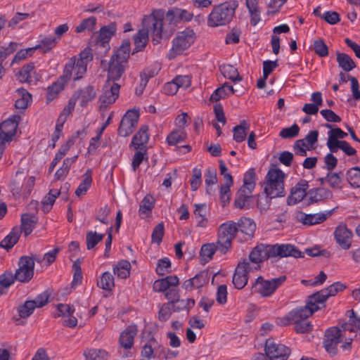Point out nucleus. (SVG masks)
I'll return each instance as SVG.
<instances>
[{
  "instance_id": "nucleus-1",
  "label": "nucleus",
  "mask_w": 360,
  "mask_h": 360,
  "mask_svg": "<svg viewBox=\"0 0 360 360\" xmlns=\"http://www.w3.org/2000/svg\"><path fill=\"white\" fill-rule=\"evenodd\" d=\"M164 10H153L150 15H146L142 20V29L134 37V50L136 52L142 51L148 41V35L153 37L154 45L158 44L162 38H169L171 29L165 27L162 23Z\"/></svg>"
},
{
  "instance_id": "nucleus-2",
  "label": "nucleus",
  "mask_w": 360,
  "mask_h": 360,
  "mask_svg": "<svg viewBox=\"0 0 360 360\" xmlns=\"http://www.w3.org/2000/svg\"><path fill=\"white\" fill-rule=\"evenodd\" d=\"M238 6L236 1H225L214 6L207 16V25L216 27L229 24L235 16Z\"/></svg>"
},
{
  "instance_id": "nucleus-3",
  "label": "nucleus",
  "mask_w": 360,
  "mask_h": 360,
  "mask_svg": "<svg viewBox=\"0 0 360 360\" xmlns=\"http://www.w3.org/2000/svg\"><path fill=\"white\" fill-rule=\"evenodd\" d=\"M285 174L278 168H270L265 180L264 192L271 198L283 197L285 195L284 179Z\"/></svg>"
},
{
  "instance_id": "nucleus-4",
  "label": "nucleus",
  "mask_w": 360,
  "mask_h": 360,
  "mask_svg": "<svg viewBox=\"0 0 360 360\" xmlns=\"http://www.w3.org/2000/svg\"><path fill=\"white\" fill-rule=\"evenodd\" d=\"M322 309V307L318 304L315 300H311V295L307 298L305 306L295 308L290 311L285 317L283 318L282 322L284 325L290 324L291 322H297L305 321L311 316L314 312Z\"/></svg>"
},
{
  "instance_id": "nucleus-5",
  "label": "nucleus",
  "mask_w": 360,
  "mask_h": 360,
  "mask_svg": "<svg viewBox=\"0 0 360 360\" xmlns=\"http://www.w3.org/2000/svg\"><path fill=\"white\" fill-rule=\"evenodd\" d=\"M195 33L192 29L186 28L184 31L178 32L172 40V46L169 51V59H173L184 53L195 41Z\"/></svg>"
},
{
  "instance_id": "nucleus-6",
  "label": "nucleus",
  "mask_w": 360,
  "mask_h": 360,
  "mask_svg": "<svg viewBox=\"0 0 360 360\" xmlns=\"http://www.w3.org/2000/svg\"><path fill=\"white\" fill-rule=\"evenodd\" d=\"M238 231L237 224L233 221H228L219 226L216 243L220 252L226 254L231 248L232 240Z\"/></svg>"
},
{
  "instance_id": "nucleus-7",
  "label": "nucleus",
  "mask_w": 360,
  "mask_h": 360,
  "mask_svg": "<svg viewBox=\"0 0 360 360\" xmlns=\"http://www.w3.org/2000/svg\"><path fill=\"white\" fill-rule=\"evenodd\" d=\"M287 280L286 276H281L271 279H264L259 276L255 281L253 287L263 297H271Z\"/></svg>"
},
{
  "instance_id": "nucleus-8",
  "label": "nucleus",
  "mask_w": 360,
  "mask_h": 360,
  "mask_svg": "<svg viewBox=\"0 0 360 360\" xmlns=\"http://www.w3.org/2000/svg\"><path fill=\"white\" fill-rule=\"evenodd\" d=\"M264 351L266 356L270 360H287L291 352L289 347L277 343L273 338L266 340Z\"/></svg>"
},
{
  "instance_id": "nucleus-9",
  "label": "nucleus",
  "mask_w": 360,
  "mask_h": 360,
  "mask_svg": "<svg viewBox=\"0 0 360 360\" xmlns=\"http://www.w3.org/2000/svg\"><path fill=\"white\" fill-rule=\"evenodd\" d=\"M139 119V110L135 109L127 110L120 121L117 129L118 135L122 137L131 135L138 124Z\"/></svg>"
},
{
  "instance_id": "nucleus-10",
  "label": "nucleus",
  "mask_w": 360,
  "mask_h": 360,
  "mask_svg": "<svg viewBox=\"0 0 360 360\" xmlns=\"http://www.w3.org/2000/svg\"><path fill=\"white\" fill-rule=\"evenodd\" d=\"M34 259L29 256H22L18 261V268L15 274L16 281L28 283L34 276Z\"/></svg>"
},
{
  "instance_id": "nucleus-11",
  "label": "nucleus",
  "mask_w": 360,
  "mask_h": 360,
  "mask_svg": "<svg viewBox=\"0 0 360 360\" xmlns=\"http://www.w3.org/2000/svg\"><path fill=\"white\" fill-rule=\"evenodd\" d=\"M21 117L13 115L0 124V146L11 141L15 135Z\"/></svg>"
},
{
  "instance_id": "nucleus-12",
  "label": "nucleus",
  "mask_w": 360,
  "mask_h": 360,
  "mask_svg": "<svg viewBox=\"0 0 360 360\" xmlns=\"http://www.w3.org/2000/svg\"><path fill=\"white\" fill-rule=\"evenodd\" d=\"M271 245L259 244L256 245L249 255V262L251 264L252 269L258 270L260 269V264L271 256Z\"/></svg>"
},
{
  "instance_id": "nucleus-13",
  "label": "nucleus",
  "mask_w": 360,
  "mask_h": 360,
  "mask_svg": "<svg viewBox=\"0 0 360 360\" xmlns=\"http://www.w3.org/2000/svg\"><path fill=\"white\" fill-rule=\"evenodd\" d=\"M252 266L248 259L238 263L233 276V284L237 289H243L248 283L249 273L253 271Z\"/></svg>"
},
{
  "instance_id": "nucleus-14",
  "label": "nucleus",
  "mask_w": 360,
  "mask_h": 360,
  "mask_svg": "<svg viewBox=\"0 0 360 360\" xmlns=\"http://www.w3.org/2000/svg\"><path fill=\"white\" fill-rule=\"evenodd\" d=\"M255 188L243 185L236 195L234 205L238 209H250L255 204V196L252 195Z\"/></svg>"
},
{
  "instance_id": "nucleus-15",
  "label": "nucleus",
  "mask_w": 360,
  "mask_h": 360,
  "mask_svg": "<svg viewBox=\"0 0 360 360\" xmlns=\"http://www.w3.org/2000/svg\"><path fill=\"white\" fill-rule=\"evenodd\" d=\"M116 31L117 26L115 22H111L100 29L96 46L97 49L101 48L103 49L104 54L110 50L109 41L112 36L115 34Z\"/></svg>"
},
{
  "instance_id": "nucleus-16",
  "label": "nucleus",
  "mask_w": 360,
  "mask_h": 360,
  "mask_svg": "<svg viewBox=\"0 0 360 360\" xmlns=\"http://www.w3.org/2000/svg\"><path fill=\"white\" fill-rule=\"evenodd\" d=\"M346 285L340 282H335L326 288L317 291L311 295V300L318 302V304L323 307L328 297L335 296L338 292L343 291Z\"/></svg>"
},
{
  "instance_id": "nucleus-17",
  "label": "nucleus",
  "mask_w": 360,
  "mask_h": 360,
  "mask_svg": "<svg viewBox=\"0 0 360 360\" xmlns=\"http://www.w3.org/2000/svg\"><path fill=\"white\" fill-rule=\"evenodd\" d=\"M338 208V207H336L330 210L326 211V212L316 214H306L302 212H299L297 213L296 219L304 225L312 226L319 224L330 217Z\"/></svg>"
},
{
  "instance_id": "nucleus-18",
  "label": "nucleus",
  "mask_w": 360,
  "mask_h": 360,
  "mask_svg": "<svg viewBox=\"0 0 360 360\" xmlns=\"http://www.w3.org/2000/svg\"><path fill=\"white\" fill-rule=\"evenodd\" d=\"M92 60L93 53L90 48L86 47L79 53V58H76L75 77L74 80H78L83 77L86 72L88 63Z\"/></svg>"
},
{
  "instance_id": "nucleus-19",
  "label": "nucleus",
  "mask_w": 360,
  "mask_h": 360,
  "mask_svg": "<svg viewBox=\"0 0 360 360\" xmlns=\"http://www.w3.org/2000/svg\"><path fill=\"white\" fill-rule=\"evenodd\" d=\"M271 256L273 257H293L295 258L303 257L302 252L295 245L290 244H275L271 245Z\"/></svg>"
},
{
  "instance_id": "nucleus-20",
  "label": "nucleus",
  "mask_w": 360,
  "mask_h": 360,
  "mask_svg": "<svg viewBox=\"0 0 360 360\" xmlns=\"http://www.w3.org/2000/svg\"><path fill=\"white\" fill-rule=\"evenodd\" d=\"M341 330L338 328L333 327L326 330L323 346L328 353L336 354L337 345L341 341Z\"/></svg>"
},
{
  "instance_id": "nucleus-21",
  "label": "nucleus",
  "mask_w": 360,
  "mask_h": 360,
  "mask_svg": "<svg viewBox=\"0 0 360 360\" xmlns=\"http://www.w3.org/2000/svg\"><path fill=\"white\" fill-rule=\"evenodd\" d=\"M352 236V231L347 228L346 224H341L335 229V239L343 250H349L351 248Z\"/></svg>"
},
{
  "instance_id": "nucleus-22",
  "label": "nucleus",
  "mask_w": 360,
  "mask_h": 360,
  "mask_svg": "<svg viewBox=\"0 0 360 360\" xmlns=\"http://www.w3.org/2000/svg\"><path fill=\"white\" fill-rule=\"evenodd\" d=\"M210 276L207 270L201 271L193 278L186 280L182 284V288L187 291L199 289L208 283Z\"/></svg>"
},
{
  "instance_id": "nucleus-23",
  "label": "nucleus",
  "mask_w": 360,
  "mask_h": 360,
  "mask_svg": "<svg viewBox=\"0 0 360 360\" xmlns=\"http://www.w3.org/2000/svg\"><path fill=\"white\" fill-rule=\"evenodd\" d=\"M309 188L308 182L302 180L291 188L290 194L288 198V205H295L301 202L304 197L307 198V190Z\"/></svg>"
},
{
  "instance_id": "nucleus-24",
  "label": "nucleus",
  "mask_w": 360,
  "mask_h": 360,
  "mask_svg": "<svg viewBox=\"0 0 360 360\" xmlns=\"http://www.w3.org/2000/svg\"><path fill=\"white\" fill-rule=\"evenodd\" d=\"M333 192L323 186L311 188L308 191L307 200L309 204L317 203L319 202H326L333 198Z\"/></svg>"
},
{
  "instance_id": "nucleus-25",
  "label": "nucleus",
  "mask_w": 360,
  "mask_h": 360,
  "mask_svg": "<svg viewBox=\"0 0 360 360\" xmlns=\"http://www.w3.org/2000/svg\"><path fill=\"white\" fill-rule=\"evenodd\" d=\"M120 89V86L115 82L110 87L105 86L99 98L102 105L107 106L114 103L119 96Z\"/></svg>"
},
{
  "instance_id": "nucleus-26",
  "label": "nucleus",
  "mask_w": 360,
  "mask_h": 360,
  "mask_svg": "<svg viewBox=\"0 0 360 360\" xmlns=\"http://www.w3.org/2000/svg\"><path fill=\"white\" fill-rule=\"evenodd\" d=\"M138 333L137 326L135 324L128 326L120 334L119 342L124 349H130L134 345V337Z\"/></svg>"
},
{
  "instance_id": "nucleus-27",
  "label": "nucleus",
  "mask_w": 360,
  "mask_h": 360,
  "mask_svg": "<svg viewBox=\"0 0 360 360\" xmlns=\"http://www.w3.org/2000/svg\"><path fill=\"white\" fill-rule=\"evenodd\" d=\"M179 283V280L176 276H167L165 278L156 280L153 283V289L155 292H166L170 287L177 286Z\"/></svg>"
},
{
  "instance_id": "nucleus-28",
  "label": "nucleus",
  "mask_w": 360,
  "mask_h": 360,
  "mask_svg": "<svg viewBox=\"0 0 360 360\" xmlns=\"http://www.w3.org/2000/svg\"><path fill=\"white\" fill-rule=\"evenodd\" d=\"M73 96L76 100L79 99L82 107H85L89 102L96 98V91L93 86L89 85L76 91Z\"/></svg>"
},
{
  "instance_id": "nucleus-29",
  "label": "nucleus",
  "mask_w": 360,
  "mask_h": 360,
  "mask_svg": "<svg viewBox=\"0 0 360 360\" xmlns=\"http://www.w3.org/2000/svg\"><path fill=\"white\" fill-rule=\"evenodd\" d=\"M150 134L148 133V127L143 125L132 138L131 146L135 150L142 149V146L148 142Z\"/></svg>"
},
{
  "instance_id": "nucleus-30",
  "label": "nucleus",
  "mask_w": 360,
  "mask_h": 360,
  "mask_svg": "<svg viewBox=\"0 0 360 360\" xmlns=\"http://www.w3.org/2000/svg\"><path fill=\"white\" fill-rule=\"evenodd\" d=\"M127 66L125 63L110 58L108 71V78L112 81L120 79Z\"/></svg>"
},
{
  "instance_id": "nucleus-31",
  "label": "nucleus",
  "mask_w": 360,
  "mask_h": 360,
  "mask_svg": "<svg viewBox=\"0 0 360 360\" xmlns=\"http://www.w3.org/2000/svg\"><path fill=\"white\" fill-rule=\"evenodd\" d=\"M35 65L34 63H29L24 65L15 74L17 79L21 83H29L32 82V75L35 74Z\"/></svg>"
},
{
  "instance_id": "nucleus-32",
  "label": "nucleus",
  "mask_w": 360,
  "mask_h": 360,
  "mask_svg": "<svg viewBox=\"0 0 360 360\" xmlns=\"http://www.w3.org/2000/svg\"><path fill=\"white\" fill-rule=\"evenodd\" d=\"M346 315L349 318L347 321L341 323V328L344 331L356 332L360 330V317L356 316L353 309L348 310Z\"/></svg>"
},
{
  "instance_id": "nucleus-33",
  "label": "nucleus",
  "mask_w": 360,
  "mask_h": 360,
  "mask_svg": "<svg viewBox=\"0 0 360 360\" xmlns=\"http://www.w3.org/2000/svg\"><path fill=\"white\" fill-rule=\"evenodd\" d=\"M22 233V230L18 226H15L0 243V247L7 250L11 249L18 241Z\"/></svg>"
},
{
  "instance_id": "nucleus-34",
  "label": "nucleus",
  "mask_w": 360,
  "mask_h": 360,
  "mask_svg": "<svg viewBox=\"0 0 360 360\" xmlns=\"http://www.w3.org/2000/svg\"><path fill=\"white\" fill-rule=\"evenodd\" d=\"M250 127V124L247 120H241L240 124L234 127L233 129V140L237 143H241L244 141L249 132Z\"/></svg>"
},
{
  "instance_id": "nucleus-35",
  "label": "nucleus",
  "mask_w": 360,
  "mask_h": 360,
  "mask_svg": "<svg viewBox=\"0 0 360 360\" xmlns=\"http://www.w3.org/2000/svg\"><path fill=\"white\" fill-rule=\"evenodd\" d=\"M131 46L129 40H124L111 58L127 65Z\"/></svg>"
},
{
  "instance_id": "nucleus-36",
  "label": "nucleus",
  "mask_w": 360,
  "mask_h": 360,
  "mask_svg": "<svg viewBox=\"0 0 360 360\" xmlns=\"http://www.w3.org/2000/svg\"><path fill=\"white\" fill-rule=\"evenodd\" d=\"M195 210L193 212L195 219L196 220V226L200 228H205L208 224V219L206 217L207 210L205 204H195Z\"/></svg>"
},
{
  "instance_id": "nucleus-37",
  "label": "nucleus",
  "mask_w": 360,
  "mask_h": 360,
  "mask_svg": "<svg viewBox=\"0 0 360 360\" xmlns=\"http://www.w3.org/2000/svg\"><path fill=\"white\" fill-rule=\"evenodd\" d=\"M328 138L327 141V146L330 148H334L335 146L340 144L342 141L339 139H342L347 136V134L343 131L340 128L335 127L334 129H331L328 132Z\"/></svg>"
},
{
  "instance_id": "nucleus-38",
  "label": "nucleus",
  "mask_w": 360,
  "mask_h": 360,
  "mask_svg": "<svg viewBox=\"0 0 360 360\" xmlns=\"http://www.w3.org/2000/svg\"><path fill=\"white\" fill-rule=\"evenodd\" d=\"M337 62L340 68L345 72H349L356 68V63L347 53L337 51Z\"/></svg>"
},
{
  "instance_id": "nucleus-39",
  "label": "nucleus",
  "mask_w": 360,
  "mask_h": 360,
  "mask_svg": "<svg viewBox=\"0 0 360 360\" xmlns=\"http://www.w3.org/2000/svg\"><path fill=\"white\" fill-rule=\"evenodd\" d=\"M59 41L58 38L52 36L43 37L39 44L34 47V50L41 49L44 53L50 52L53 48L56 46Z\"/></svg>"
},
{
  "instance_id": "nucleus-40",
  "label": "nucleus",
  "mask_w": 360,
  "mask_h": 360,
  "mask_svg": "<svg viewBox=\"0 0 360 360\" xmlns=\"http://www.w3.org/2000/svg\"><path fill=\"white\" fill-rule=\"evenodd\" d=\"M217 250H219L217 243L202 245L200 252L201 261L205 264L210 262Z\"/></svg>"
},
{
  "instance_id": "nucleus-41",
  "label": "nucleus",
  "mask_w": 360,
  "mask_h": 360,
  "mask_svg": "<svg viewBox=\"0 0 360 360\" xmlns=\"http://www.w3.org/2000/svg\"><path fill=\"white\" fill-rule=\"evenodd\" d=\"M228 91L231 94L235 93V90L233 86L230 85L227 82H225L221 86L214 91L210 96V100L212 102H217L221 98H224L226 96H229Z\"/></svg>"
},
{
  "instance_id": "nucleus-42",
  "label": "nucleus",
  "mask_w": 360,
  "mask_h": 360,
  "mask_svg": "<svg viewBox=\"0 0 360 360\" xmlns=\"http://www.w3.org/2000/svg\"><path fill=\"white\" fill-rule=\"evenodd\" d=\"M237 226L238 231H240L241 233L245 234L248 237H250L253 235L256 229V224L253 220L246 217L241 218L237 224Z\"/></svg>"
},
{
  "instance_id": "nucleus-43",
  "label": "nucleus",
  "mask_w": 360,
  "mask_h": 360,
  "mask_svg": "<svg viewBox=\"0 0 360 360\" xmlns=\"http://www.w3.org/2000/svg\"><path fill=\"white\" fill-rule=\"evenodd\" d=\"M65 82L60 78L51 85L47 87L46 89V100L47 103L52 101L56 98L58 94L64 89Z\"/></svg>"
},
{
  "instance_id": "nucleus-44",
  "label": "nucleus",
  "mask_w": 360,
  "mask_h": 360,
  "mask_svg": "<svg viewBox=\"0 0 360 360\" xmlns=\"http://www.w3.org/2000/svg\"><path fill=\"white\" fill-rule=\"evenodd\" d=\"M34 218V216L30 214H23L21 216V226L20 228L25 236H29L32 232L36 223Z\"/></svg>"
},
{
  "instance_id": "nucleus-45",
  "label": "nucleus",
  "mask_w": 360,
  "mask_h": 360,
  "mask_svg": "<svg viewBox=\"0 0 360 360\" xmlns=\"http://www.w3.org/2000/svg\"><path fill=\"white\" fill-rule=\"evenodd\" d=\"M36 308V304L34 302L26 300L22 304H20L17 307V311L20 319H16L15 321H20V319H27L32 314Z\"/></svg>"
},
{
  "instance_id": "nucleus-46",
  "label": "nucleus",
  "mask_w": 360,
  "mask_h": 360,
  "mask_svg": "<svg viewBox=\"0 0 360 360\" xmlns=\"http://www.w3.org/2000/svg\"><path fill=\"white\" fill-rule=\"evenodd\" d=\"M176 11L177 8L169 10L166 15L164 14V18L162 20L163 25L168 29H171V34L174 30L176 24L179 22V18L177 17L178 13L176 12Z\"/></svg>"
},
{
  "instance_id": "nucleus-47",
  "label": "nucleus",
  "mask_w": 360,
  "mask_h": 360,
  "mask_svg": "<svg viewBox=\"0 0 360 360\" xmlns=\"http://www.w3.org/2000/svg\"><path fill=\"white\" fill-rule=\"evenodd\" d=\"M131 264L127 260H121L113 266V272L120 278H126L129 276Z\"/></svg>"
},
{
  "instance_id": "nucleus-48",
  "label": "nucleus",
  "mask_w": 360,
  "mask_h": 360,
  "mask_svg": "<svg viewBox=\"0 0 360 360\" xmlns=\"http://www.w3.org/2000/svg\"><path fill=\"white\" fill-rule=\"evenodd\" d=\"M154 204L155 201L152 196H145L144 198L141 200L139 205V216L141 217L149 216L151 214L153 208L154 207Z\"/></svg>"
},
{
  "instance_id": "nucleus-49",
  "label": "nucleus",
  "mask_w": 360,
  "mask_h": 360,
  "mask_svg": "<svg viewBox=\"0 0 360 360\" xmlns=\"http://www.w3.org/2000/svg\"><path fill=\"white\" fill-rule=\"evenodd\" d=\"M83 180L79 184V186L75 191V195L80 196L84 195L89 188L91 187L92 183V172L91 169H87L83 176Z\"/></svg>"
},
{
  "instance_id": "nucleus-50",
  "label": "nucleus",
  "mask_w": 360,
  "mask_h": 360,
  "mask_svg": "<svg viewBox=\"0 0 360 360\" xmlns=\"http://www.w3.org/2000/svg\"><path fill=\"white\" fill-rule=\"evenodd\" d=\"M220 69L223 75L226 78L231 79L234 83L240 82L243 79L242 77L240 76L238 70L231 65H224L220 67Z\"/></svg>"
},
{
  "instance_id": "nucleus-51",
  "label": "nucleus",
  "mask_w": 360,
  "mask_h": 360,
  "mask_svg": "<svg viewBox=\"0 0 360 360\" xmlns=\"http://www.w3.org/2000/svg\"><path fill=\"white\" fill-rule=\"evenodd\" d=\"M328 186L333 190H340L342 188L343 174L342 172H329L327 174Z\"/></svg>"
},
{
  "instance_id": "nucleus-52",
  "label": "nucleus",
  "mask_w": 360,
  "mask_h": 360,
  "mask_svg": "<svg viewBox=\"0 0 360 360\" xmlns=\"http://www.w3.org/2000/svg\"><path fill=\"white\" fill-rule=\"evenodd\" d=\"M187 135L184 130L176 129L173 130L167 137L166 141L169 146H176L183 142Z\"/></svg>"
},
{
  "instance_id": "nucleus-53",
  "label": "nucleus",
  "mask_w": 360,
  "mask_h": 360,
  "mask_svg": "<svg viewBox=\"0 0 360 360\" xmlns=\"http://www.w3.org/2000/svg\"><path fill=\"white\" fill-rule=\"evenodd\" d=\"M97 285L104 290H112L115 286L113 276L108 271L104 272L98 281Z\"/></svg>"
},
{
  "instance_id": "nucleus-54",
  "label": "nucleus",
  "mask_w": 360,
  "mask_h": 360,
  "mask_svg": "<svg viewBox=\"0 0 360 360\" xmlns=\"http://www.w3.org/2000/svg\"><path fill=\"white\" fill-rule=\"evenodd\" d=\"M158 346V342L155 338L150 339L143 347L141 356L151 359L155 358V349Z\"/></svg>"
},
{
  "instance_id": "nucleus-55",
  "label": "nucleus",
  "mask_w": 360,
  "mask_h": 360,
  "mask_svg": "<svg viewBox=\"0 0 360 360\" xmlns=\"http://www.w3.org/2000/svg\"><path fill=\"white\" fill-rule=\"evenodd\" d=\"M105 237L103 233H97L96 231H89L86 235V248L93 249Z\"/></svg>"
},
{
  "instance_id": "nucleus-56",
  "label": "nucleus",
  "mask_w": 360,
  "mask_h": 360,
  "mask_svg": "<svg viewBox=\"0 0 360 360\" xmlns=\"http://www.w3.org/2000/svg\"><path fill=\"white\" fill-rule=\"evenodd\" d=\"M82 259H77L72 264L73 278L72 281V286H77L82 284L83 276L81 268Z\"/></svg>"
},
{
  "instance_id": "nucleus-57",
  "label": "nucleus",
  "mask_w": 360,
  "mask_h": 360,
  "mask_svg": "<svg viewBox=\"0 0 360 360\" xmlns=\"http://www.w3.org/2000/svg\"><path fill=\"white\" fill-rule=\"evenodd\" d=\"M96 17L91 16L88 18L83 20L79 25L75 27V32L77 33H81L84 31L91 32L95 29L96 25Z\"/></svg>"
},
{
  "instance_id": "nucleus-58",
  "label": "nucleus",
  "mask_w": 360,
  "mask_h": 360,
  "mask_svg": "<svg viewBox=\"0 0 360 360\" xmlns=\"http://www.w3.org/2000/svg\"><path fill=\"white\" fill-rule=\"evenodd\" d=\"M76 56L71 57L65 64L63 75L59 77L66 84L72 77L73 70L75 71Z\"/></svg>"
},
{
  "instance_id": "nucleus-59",
  "label": "nucleus",
  "mask_w": 360,
  "mask_h": 360,
  "mask_svg": "<svg viewBox=\"0 0 360 360\" xmlns=\"http://www.w3.org/2000/svg\"><path fill=\"white\" fill-rule=\"evenodd\" d=\"M86 360H107L108 353L103 349H89L84 353Z\"/></svg>"
},
{
  "instance_id": "nucleus-60",
  "label": "nucleus",
  "mask_w": 360,
  "mask_h": 360,
  "mask_svg": "<svg viewBox=\"0 0 360 360\" xmlns=\"http://www.w3.org/2000/svg\"><path fill=\"white\" fill-rule=\"evenodd\" d=\"M347 180L352 187H360V168L353 167L347 172Z\"/></svg>"
},
{
  "instance_id": "nucleus-61",
  "label": "nucleus",
  "mask_w": 360,
  "mask_h": 360,
  "mask_svg": "<svg viewBox=\"0 0 360 360\" xmlns=\"http://www.w3.org/2000/svg\"><path fill=\"white\" fill-rule=\"evenodd\" d=\"M111 210L108 205L100 207L96 213L95 219L101 223L108 225L110 222L109 218Z\"/></svg>"
},
{
  "instance_id": "nucleus-62",
  "label": "nucleus",
  "mask_w": 360,
  "mask_h": 360,
  "mask_svg": "<svg viewBox=\"0 0 360 360\" xmlns=\"http://www.w3.org/2000/svg\"><path fill=\"white\" fill-rule=\"evenodd\" d=\"M159 276H164L171 271V262L169 258L163 257L158 261L155 269Z\"/></svg>"
},
{
  "instance_id": "nucleus-63",
  "label": "nucleus",
  "mask_w": 360,
  "mask_h": 360,
  "mask_svg": "<svg viewBox=\"0 0 360 360\" xmlns=\"http://www.w3.org/2000/svg\"><path fill=\"white\" fill-rule=\"evenodd\" d=\"M313 50L319 57L323 58L328 55V47L323 39H319L314 41Z\"/></svg>"
},
{
  "instance_id": "nucleus-64",
  "label": "nucleus",
  "mask_w": 360,
  "mask_h": 360,
  "mask_svg": "<svg viewBox=\"0 0 360 360\" xmlns=\"http://www.w3.org/2000/svg\"><path fill=\"white\" fill-rule=\"evenodd\" d=\"M267 193L258 195L257 198H255V202H256L257 207L261 210H266L269 209L271 203V199H272Z\"/></svg>"
}]
</instances>
